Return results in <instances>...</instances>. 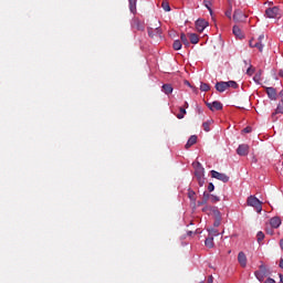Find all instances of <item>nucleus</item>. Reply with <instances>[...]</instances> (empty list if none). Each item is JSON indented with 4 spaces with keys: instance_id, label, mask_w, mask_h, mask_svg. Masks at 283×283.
I'll return each instance as SVG.
<instances>
[{
    "instance_id": "nucleus-1",
    "label": "nucleus",
    "mask_w": 283,
    "mask_h": 283,
    "mask_svg": "<svg viewBox=\"0 0 283 283\" xmlns=\"http://www.w3.org/2000/svg\"><path fill=\"white\" fill-rule=\"evenodd\" d=\"M248 207H253L256 213H262V201L258 199L255 196L248 197Z\"/></svg>"
},
{
    "instance_id": "nucleus-2",
    "label": "nucleus",
    "mask_w": 283,
    "mask_h": 283,
    "mask_svg": "<svg viewBox=\"0 0 283 283\" xmlns=\"http://www.w3.org/2000/svg\"><path fill=\"white\" fill-rule=\"evenodd\" d=\"M262 41H264V34L259 35L258 39H251L249 41V46L250 48H255L256 50H259V52H263L264 51V44L262 43Z\"/></svg>"
},
{
    "instance_id": "nucleus-3",
    "label": "nucleus",
    "mask_w": 283,
    "mask_h": 283,
    "mask_svg": "<svg viewBox=\"0 0 283 283\" xmlns=\"http://www.w3.org/2000/svg\"><path fill=\"white\" fill-rule=\"evenodd\" d=\"M192 167L197 180H202V178H205V167H202V164H200V161H195L192 163Z\"/></svg>"
},
{
    "instance_id": "nucleus-4",
    "label": "nucleus",
    "mask_w": 283,
    "mask_h": 283,
    "mask_svg": "<svg viewBox=\"0 0 283 283\" xmlns=\"http://www.w3.org/2000/svg\"><path fill=\"white\" fill-rule=\"evenodd\" d=\"M132 30H137L138 32L145 31V22L140 21L138 18H133L130 21Z\"/></svg>"
},
{
    "instance_id": "nucleus-5",
    "label": "nucleus",
    "mask_w": 283,
    "mask_h": 283,
    "mask_svg": "<svg viewBox=\"0 0 283 283\" xmlns=\"http://www.w3.org/2000/svg\"><path fill=\"white\" fill-rule=\"evenodd\" d=\"M232 19L235 23H244L247 21V14L242 10L235 9Z\"/></svg>"
},
{
    "instance_id": "nucleus-6",
    "label": "nucleus",
    "mask_w": 283,
    "mask_h": 283,
    "mask_svg": "<svg viewBox=\"0 0 283 283\" xmlns=\"http://www.w3.org/2000/svg\"><path fill=\"white\" fill-rule=\"evenodd\" d=\"M265 17L268 19H277L280 17V8L279 7L268 8L265 10Z\"/></svg>"
},
{
    "instance_id": "nucleus-7",
    "label": "nucleus",
    "mask_w": 283,
    "mask_h": 283,
    "mask_svg": "<svg viewBox=\"0 0 283 283\" xmlns=\"http://www.w3.org/2000/svg\"><path fill=\"white\" fill-rule=\"evenodd\" d=\"M211 177L216 178L217 180H220L221 182H229V176L227 174H222L216 170L210 171Z\"/></svg>"
},
{
    "instance_id": "nucleus-8",
    "label": "nucleus",
    "mask_w": 283,
    "mask_h": 283,
    "mask_svg": "<svg viewBox=\"0 0 283 283\" xmlns=\"http://www.w3.org/2000/svg\"><path fill=\"white\" fill-rule=\"evenodd\" d=\"M209 27V22L206 20L199 19L196 21L197 32H205V29Z\"/></svg>"
},
{
    "instance_id": "nucleus-9",
    "label": "nucleus",
    "mask_w": 283,
    "mask_h": 283,
    "mask_svg": "<svg viewBox=\"0 0 283 283\" xmlns=\"http://www.w3.org/2000/svg\"><path fill=\"white\" fill-rule=\"evenodd\" d=\"M237 154L238 156H249V145L247 144H241L237 148Z\"/></svg>"
},
{
    "instance_id": "nucleus-10",
    "label": "nucleus",
    "mask_w": 283,
    "mask_h": 283,
    "mask_svg": "<svg viewBox=\"0 0 283 283\" xmlns=\"http://www.w3.org/2000/svg\"><path fill=\"white\" fill-rule=\"evenodd\" d=\"M207 107H209L211 112H220V109H222V103L214 101L212 103H207Z\"/></svg>"
},
{
    "instance_id": "nucleus-11",
    "label": "nucleus",
    "mask_w": 283,
    "mask_h": 283,
    "mask_svg": "<svg viewBox=\"0 0 283 283\" xmlns=\"http://www.w3.org/2000/svg\"><path fill=\"white\" fill-rule=\"evenodd\" d=\"M270 226L272 229H280L282 226V219L280 217H273L270 219Z\"/></svg>"
},
{
    "instance_id": "nucleus-12",
    "label": "nucleus",
    "mask_w": 283,
    "mask_h": 283,
    "mask_svg": "<svg viewBox=\"0 0 283 283\" xmlns=\"http://www.w3.org/2000/svg\"><path fill=\"white\" fill-rule=\"evenodd\" d=\"M256 280H259V282H264V277H266L268 273H266V269L264 268H260L259 271H256L254 273Z\"/></svg>"
},
{
    "instance_id": "nucleus-13",
    "label": "nucleus",
    "mask_w": 283,
    "mask_h": 283,
    "mask_svg": "<svg viewBox=\"0 0 283 283\" xmlns=\"http://www.w3.org/2000/svg\"><path fill=\"white\" fill-rule=\"evenodd\" d=\"M238 262L242 269H245L247 266V254L244 252H239L238 254Z\"/></svg>"
},
{
    "instance_id": "nucleus-14",
    "label": "nucleus",
    "mask_w": 283,
    "mask_h": 283,
    "mask_svg": "<svg viewBox=\"0 0 283 283\" xmlns=\"http://www.w3.org/2000/svg\"><path fill=\"white\" fill-rule=\"evenodd\" d=\"M266 94L271 101H275V98H277V91L274 87H266Z\"/></svg>"
},
{
    "instance_id": "nucleus-15",
    "label": "nucleus",
    "mask_w": 283,
    "mask_h": 283,
    "mask_svg": "<svg viewBox=\"0 0 283 283\" xmlns=\"http://www.w3.org/2000/svg\"><path fill=\"white\" fill-rule=\"evenodd\" d=\"M214 87L217 92H220V93L227 92V90H229L227 86V82H217Z\"/></svg>"
},
{
    "instance_id": "nucleus-16",
    "label": "nucleus",
    "mask_w": 283,
    "mask_h": 283,
    "mask_svg": "<svg viewBox=\"0 0 283 283\" xmlns=\"http://www.w3.org/2000/svg\"><path fill=\"white\" fill-rule=\"evenodd\" d=\"M280 96H282V99L279 102V105L272 116H275V114H283V91H281Z\"/></svg>"
},
{
    "instance_id": "nucleus-17",
    "label": "nucleus",
    "mask_w": 283,
    "mask_h": 283,
    "mask_svg": "<svg viewBox=\"0 0 283 283\" xmlns=\"http://www.w3.org/2000/svg\"><path fill=\"white\" fill-rule=\"evenodd\" d=\"M161 92H164V94H167V96H169V94L174 92V86H171V84H164L161 86Z\"/></svg>"
},
{
    "instance_id": "nucleus-18",
    "label": "nucleus",
    "mask_w": 283,
    "mask_h": 283,
    "mask_svg": "<svg viewBox=\"0 0 283 283\" xmlns=\"http://www.w3.org/2000/svg\"><path fill=\"white\" fill-rule=\"evenodd\" d=\"M198 143V136L191 135L186 144V149H189V147H192V145H196Z\"/></svg>"
},
{
    "instance_id": "nucleus-19",
    "label": "nucleus",
    "mask_w": 283,
    "mask_h": 283,
    "mask_svg": "<svg viewBox=\"0 0 283 283\" xmlns=\"http://www.w3.org/2000/svg\"><path fill=\"white\" fill-rule=\"evenodd\" d=\"M211 200V195L207 191L203 192L202 200L198 202L199 206L207 205Z\"/></svg>"
},
{
    "instance_id": "nucleus-20",
    "label": "nucleus",
    "mask_w": 283,
    "mask_h": 283,
    "mask_svg": "<svg viewBox=\"0 0 283 283\" xmlns=\"http://www.w3.org/2000/svg\"><path fill=\"white\" fill-rule=\"evenodd\" d=\"M188 36H189L190 43H192V45H197V43H199V41H200V38L196 33H190V34H188Z\"/></svg>"
},
{
    "instance_id": "nucleus-21",
    "label": "nucleus",
    "mask_w": 283,
    "mask_h": 283,
    "mask_svg": "<svg viewBox=\"0 0 283 283\" xmlns=\"http://www.w3.org/2000/svg\"><path fill=\"white\" fill-rule=\"evenodd\" d=\"M138 0H128L129 2V11L133 13V14H136V3H137Z\"/></svg>"
},
{
    "instance_id": "nucleus-22",
    "label": "nucleus",
    "mask_w": 283,
    "mask_h": 283,
    "mask_svg": "<svg viewBox=\"0 0 283 283\" xmlns=\"http://www.w3.org/2000/svg\"><path fill=\"white\" fill-rule=\"evenodd\" d=\"M205 245L208 248V249H213L214 247V243H213V238L212 237H208L205 241Z\"/></svg>"
},
{
    "instance_id": "nucleus-23",
    "label": "nucleus",
    "mask_w": 283,
    "mask_h": 283,
    "mask_svg": "<svg viewBox=\"0 0 283 283\" xmlns=\"http://www.w3.org/2000/svg\"><path fill=\"white\" fill-rule=\"evenodd\" d=\"M232 32L234 35H237L239 39H242V30H240V27L238 25H234L233 29H232Z\"/></svg>"
},
{
    "instance_id": "nucleus-24",
    "label": "nucleus",
    "mask_w": 283,
    "mask_h": 283,
    "mask_svg": "<svg viewBox=\"0 0 283 283\" xmlns=\"http://www.w3.org/2000/svg\"><path fill=\"white\" fill-rule=\"evenodd\" d=\"M203 6H205V8H207V10L209 11V13H210L211 15H213V9H211V6H213V4L211 3V1L205 0V1H203Z\"/></svg>"
},
{
    "instance_id": "nucleus-25",
    "label": "nucleus",
    "mask_w": 283,
    "mask_h": 283,
    "mask_svg": "<svg viewBox=\"0 0 283 283\" xmlns=\"http://www.w3.org/2000/svg\"><path fill=\"white\" fill-rule=\"evenodd\" d=\"M180 39H181V43H184V45H186V48H189L190 43H189V38H187V34L181 33Z\"/></svg>"
},
{
    "instance_id": "nucleus-26",
    "label": "nucleus",
    "mask_w": 283,
    "mask_h": 283,
    "mask_svg": "<svg viewBox=\"0 0 283 283\" xmlns=\"http://www.w3.org/2000/svg\"><path fill=\"white\" fill-rule=\"evenodd\" d=\"M172 48L176 51L182 50V42L180 40H175L174 43H172Z\"/></svg>"
},
{
    "instance_id": "nucleus-27",
    "label": "nucleus",
    "mask_w": 283,
    "mask_h": 283,
    "mask_svg": "<svg viewBox=\"0 0 283 283\" xmlns=\"http://www.w3.org/2000/svg\"><path fill=\"white\" fill-rule=\"evenodd\" d=\"M208 233L210 238H218V235H220V232H218V229H208Z\"/></svg>"
},
{
    "instance_id": "nucleus-28",
    "label": "nucleus",
    "mask_w": 283,
    "mask_h": 283,
    "mask_svg": "<svg viewBox=\"0 0 283 283\" xmlns=\"http://www.w3.org/2000/svg\"><path fill=\"white\" fill-rule=\"evenodd\" d=\"M226 84H227L228 90H229V87H232V90H238V82H235V81H228V82H226Z\"/></svg>"
},
{
    "instance_id": "nucleus-29",
    "label": "nucleus",
    "mask_w": 283,
    "mask_h": 283,
    "mask_svg": "<svg viewBox=\"0 0 283 283\" xmlns=\"http://www.w3.org/2000/svg\"><path fill=\"white\" fill-rule=\"evenodd\" d=\"M179 112H180V113L177 114V118H178L179 120H182V118H185V114H187V109L180 107V108H179Z\"/></svg>"
},
{
    "instance_id": "nucleus-30",
    "label": "nucleus",
    "mask_w": 283,
    "mask_h": 283,
    "mask_svg": "<svg viewBox=\"0 0 283 283\" xmlns=\"http://www.w3.org/2000/svg\"><path fill=\"white\" fill-rule=\"evenodd\" d=\"M188 198L192 200V202H196V191L189 189L188 190Z\"/></svg>"
},
{
    "instance_id": "nucleus-31",
    "label": "nucleus",
    "mask_w": 283,
    "mask_h": 283,
    "mask_svg": "<svg viewBox=\"0 0 283 283\" xmlns=\"http://www.w3.org/2000/svg\"><path fill=\"white\" fill-rule=\"evenodd\" d=\"M256 240H258L259 244H262V241L264 240V232L259 231L256 233Z\"/></svg>"
},
{
    "instance_id": "nucleus-32",
    "label": "nucleus",
    "mask_w": 283,
    "mask_h": 283,
    "mask_svg": "<svg viewBox=\"0 0 283 283\" xmlns=\"http://www.w3.org/2000/svg\"><path fill=\"white\" fill-rule=\"evenodd\" d=\"M161 7L165 10V12H171V7H169V2H163Z\"/></svg>"
},
{
    "instance_id": "nucleus-33",
    "label": "nucleus",
    "mask_w": 283,
    "mask_h": 283,
    "mask_svg": "<svg viewBox=\"0 0 283 283\" xmlns=\"http://www.w3.org/2000/svg\"><path fill=\"white\" fill-rule=\"evenodd\" d=\"M200 90H201V92H209L210 86L207 83H201Z\"/></svg>"
},
{
    "instance_id": "nucleus-34",
    "label": "nucleus",
    "mask_w": 283,
    "mask_h": 283,
    "mask_svg": "<svg viewBox=\"0 0 283 283\" xmlns=\"http://www.w3.org/2000/svg\"><path fill=\"white\" fill-rule=\"evenodd\" d=\"M210 202H220V197L216 196V195H210Z\"/></svg>"
},
{
    "instance_id": "nucleus-35",
    "label": "nucleus",
    "mask_w": 283,
    "mask_h": 283,
    "mask_svg": "<svg viewBox=\"0 0 283 283\" xmlns=\"http://www.w3.org/2000/svg\"><path fill=\"white\" fill-rule=\"evenodd\" d=\"M210 123L209 122H205L203 124H202V127H203V129L206 130V132H211V127H210Z\"/></svg>"
},
{
    "instance_id": "nucleus-36",
    "label": "nucleus",
    "mask_w": 283,
    "mask_h": 283,
    "mask_svg": "<svg viewBox=\"0 0 283 283\" xmlns=\"http://www.w3.org/2000/svg\"><path fill=\"white\" fill-rule=\"evenodd\" d=\"M232 12H233V7L230 6V8L226 11V17H228L229 19H231Z\"/></svg>"
},
{
    "instance_id": "nucleus-37",
    "label": "nucleus",
    "mask_w": 283,
    "mask_h": 283,
    "mask_svg": "<svg viewBox=\"0 0 283 283\" xmlns=\"http://www.w3.org/2000/svg\"><path fill=\"white\" fill-rule=\"evenodd\" d=\"M216 190V186L213 185V182H210L209 185H208V191L211 193L212 191H214Z\"/></svg>"
},
{
    "instance_id": "nucleus-38",
    "label": "nucleus",
    "mask_w": 283,
    "mask_h": 283,
    "mask_svg": "<svg viewBox=\"0 0 283 283\" xmlns=\"http://www.w3.org/2000/svg\"><path fill=\"white\" fill-rule=\"evenodd\" d=\"M198 182L200 187H202V185H205V177H201V179H198Z\"/></svg>"
},
{
    "instance_id": "nucleus-39",
    "label": "nucleus",
    "mask_w": 283,
    "mask_h": 283,
    "mask_svg": "<svg viewBox=\"0 0 283 283\" xmlns=\"http://www.w3.org/2000/svg\"><path fill=\"white\" fill-rule=\"evenodd\" d=\"M253 81H254L255 83H260V75H255V76L253 77Z\"/></svg>"
},
{
    "instance_id": "nucleus-40",
    "label": "nucleus",
    "mask_w": 283,
    "mask_h": 283,
    "mask_svg": "<svg viewBox=\"0 0 283 283\" xmlns=\"http://www.w3.org/2000/svg\"><path fill=\"white\" fill-rule=\"evenodd\" d=\"M243 132H244L245 134H251V127H245V128L243 129Z\"/></svg>"
},
{
    "instance_id": "nucleus-41",
    "label": "nucleus",
    "mask_w": 283,
    "mask_h": 283,
    "mask_svg": "<svg viewBox=\"0 0 283 283\" xmlns=\"http://www.w3.org/2000/svg\"><path fill=\"white\" fill-rule=\"evenodd\" d=\"M247 74H253V70L251 69V67H249L248 70H247Z\"/></svg>"
},
{
    "instance_id": "nucleus-42",
    "label": "nucleus",
    "mask_w": 283,
    "mask_h": 283,
    "mask_svg": "<svg viewBox=\"0 0 283 283\" xmlns=\"http://www.w3.org/2000/svg\"><path fill=\"white\" fill-rule=\"evenodd\" d=\"M213 227H220V220L214 221Z\"/></svg>"
},
{
    "instance_id": "nucleus-43",
    "label": "nucleus",
    "mask_w": 283,
    "mask_h": 283,
    "mask_svg": "<svg viewBox=\"0 0 283 283\" xmlns=\"http://www.w3.org/2000/svg\"><path fill=\"white\" fill-rule=\"evenodd\" d=\"M208 283H213V276L210 275V276L208 277Z\"/></svg>"
},
{
    "instance_id": "nucleus-44",
    "label": "nucleus",
    "mask_w": 283,
    "mask_h": 283,
    "mask_svg": "<svg viewBox=\"0 0 283 283\" xmlns=\"http://www.w3.org/2000/svg\"><path fill=\"white\" fill-rule=\"evenodd\" d=\"M279 266H280V269H283V259H281Z\"/></svg>"
},
{
    "instance_id": "nucleus-45",
    "label": "nucleus",
    "mask_w": 283,
    "mask_h": 283,
    "mask_svg": "<svg viewBox=\"0 0 283 283\" xmlns=\"http://www.w3.org/2000/svg\"><path fill=\"white\" fill-rule=\"evenodd\" d=\"M279 76L283 77V70L279 71Z\"/></svg>"
},
{
    "instance_id": "nucleus-46",
    "label": "nucleus",
    "mask_w": 283,
    "mask_h": 283,
    "mask_svg": "<svg viewBox=\"0 0 283 283\" xmlns=\"http://www.w3.org/2000/svg\"><path fill=\"white\" fill-rule=\"evenodd\" d=\"M280 247H281V249L283 251V239H281V241H280Z\"/></svg>"
},
{
    "instance_id": "nucleus-47",
    "label": "nucleus",
    "mask_w": 283,
    "mask_h": 283,
    "mask_svg": "<svg viewBox=\"0 0 283 283\" xmlns=\"http://www.w3.org/2000/svg\"><path fill=\"white\" fill-rule=\"evenodd\" d=\"M185 107L186 108L189 107V103L185 102Z\"/></svg>"
},
{
    "instance_id": "nucleus-48",
    "label": "nucleus",
    "mask_w": 283,
    "mask_h": 283,
    "mask_svg": "<svg viewBox=\"0 0 283 283\" xmlns=\"http://www.w3.org/2000/svg\"><path fill=\"white\" fill-rule=\"evenodd\" d=\"M192 234H193V232H192V231H189V232H188V235H192Z\"/></svg>"
},
{
    "instance_id": "nucleus-49",
    "label": "nucleus",
    "mask_w": 283,
    "mask_h": 283,
    "mask_svg": "<svg viewBox=\"0 0 283 283\" xmlns=\"http://www.w3.org/2000/svg\"><path fill=\"white\" fill-rule=\"evenodd\" d=\"M280 280H281V282L283 283V275H280Z\"/></svg>"
}]
</instances>
